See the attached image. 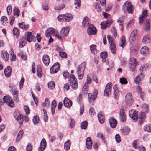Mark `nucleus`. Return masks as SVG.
Segmentation results:
<instances>
[{"label":"nucleus","mask_w":151,"mask_h":151,"mask_svg":"<svg viewBox=\"0 0 151 151\" xmlns=\"http://www.w3.org/2000/svg\"><path fill=\"white\" fill-rule=\"evenodd\" d=\"M86 67V63H83L77 68L76 71L78 79L81 80L83 78L84 71Z\"/></svg>","instance_id":"nucleus-1"},{"label":"nucleus","mask_w":151,"mask_h":151,"mask_svg":"<svg viewBox=\"0 0 151 151\" xmlns=\"http://www.w3.org/2000/svg\"><path fill=\"white\" fill-rule=\"evenodd\" d=\"M70 86L74 90L76 89L78 87V84L77 79L76 78L74 75L71 74L70 76Z\"/></svg>","instance_id":"nucleus-2"},{"label":"nucleus","mask_w":151,"mask_h":151,"mask_svg":"<svg viewBox=\"0 0 151 151\" xmlns=\"http://www.w3.org/2000/svg\"><path fill=\"white\" fill-rule=\"evenodd\" d=\"M108 42L110 45V49L112 53H115L116 52V46L114 43V39L109 35L107 36Z\"/></svg>","instance_id":"nucleus-3"},{"label":"nucleus","mask_w":151,"mask_h":151,"mask_svg":"<svg viewBox=\"0 0 151 151\" xmlns=\"http://www.w3.org/2000/svg\"><path fill=\"white\" fill-rule=\"evenodd\" d=\"M129 115L131 119L134 122L137 121L138 118V112L134 109L131 110L129 112Z\"/></svg>","instance_id":"nucleus-4"},{"label":"nucleus","mask_w":151,"mask_h":151,"mask_svg":"<svg viewBox=\"0 0 151 151\" xmlns=\"http://www.w3.org/2000/svg\"><path fill=\"white\" fill-rule=\"evenodd\" d=\"M3 99L4 101L7 104L9 107H13L14 106V104L12 99H11L10 97L9 96H4Z\"/></svg>","instance_id":"nucleus-5"},{"label":"nucleus","mask_w":151,"mask_h":151,"mask_svg":"<svg viewBox=\"0 0 151 151\" xmlns=\"http://www.w3.org/2000/svg\"><path fill=\"white\" fill-rule=\"evenodd\" d=\"M14 117L15 119L18 121L19 124H22L23 121V118L22 116L19 112L15 111L14 114Z\"/></svg>","instance_id":"nucleus-6"},{"label":"nucleus","mask_w":151,"mask_h":151,"mask_svg":"<svg viewBox=\"0 0 151 151\" xmlns=\"http://www.w3.org/2000/svg\"><path fill=\"white\" fill-rule=\"evenodd\" d=\"M14 117L15 119L18 121L19 124H22L23 121V118L22 116L19 112L15 111L14 114Z\"/></svg>","instance_id":"nucleus-7"},{"label":"nucleus","mask_w":151,"mask_h":151,"mask_svg":"<svg viewBox=\"0 0 151 151\" xmlns=\"http://www.w3.org/2000/svg\"><path fill=\"white\" fill-rule=\"evenodd\" d=\"M87 33L89 35H93L96 34V29L93 24H89L87 29Z\"/></svg>","instance_id":"nucleus-8"},{"label":"nucleus","mask_w":151,"mask_h":151,"mask_svg":"<svg viewBox=\"0 0 151 151\" xmlns=\"http://www.w3.org/2000/svg\"><path fill=\"white\" fill-rule=\"evenodd\" d=\"M112 87V86L111 83H108L107 84L105 87L104 92V96H108L111 94Z\"/></svg>","instance_id":"nucleus-9"},{"label":"nucleus","mask_w":151,"mask_h":151,"mask_svg":"<svg viewBox=\"0 0 151 151\" xmlns=\"http://www.w3.org/2000/svg\"><path fill=\"white\" fill-rule=\"evenodd\" d=\"M124 6L129 13H132L133 11V7L131 3L128 1H126L124 4Z\"/></svg>","instance_id":"nucleus-10"},{"label":"nucleus","mask_w":151,"mask_h":151,"mask_svg":"<svg viewBox=\"0 0 151 151\" xmlns=\"http://www.w3.org/2000/svg\"><path fill=\"white\" fill-rule=\"evenodd\" d=\"M125 101L126 104L129 106H130L132 103V96L130 93H129L126 95Z\"/></svg>","instance_id":"nucleus-11"},{"label":"nucleus","mask_w":151,"mask_h":151,"mask_svg":"<svg viewBox=\"0 0 151 151\" xmlns=\"http://www.w3.org/2000/svg\"><path fill=\"white\" fill-rule=\"evenodd\" d=\"M150 50L148 47L147 46H143L140 50V52L142 55L147 56L149 55Z\"/></svg>","instance_id":"nucleus-12"},{"label":"nucleus","mask_w":151,"mask_h":151,"mask_svg":"<svg viewBox=\"0 0 151 151\" xmlns=\"http://www.w3.org/2000/svg\"><path fill=\"white\" fill-rule=\"evenodd\" d=\"M137 30H134L132 32L131 34L129 41L131 44H133L136 40V37L137 35Z\"/></svg>","instance_id":"nucleus-13"},{"label":"nucleus","mask_w":151,"mask_h":151,"mask_svg":"<svg viewBox=\"0 0 151 151\" xmlns=\"http://www.w3.org/2000/svg\"><path fill=\"white\" fill-rule=\"evenodd\" d=\"M97 91L96 90H94L93 93H89L88 94V100L90 103H91L97 97Z\"/></svg>","instance_id":"nucleus-14"},{"label":"nucleus","mask_w":151,"mask_h":151,"mask_svg":"<svg viewBox=\"0 0 151 151\" xmlns=\"http://www.w3.org/2000/svg\"><path fill=\"white\" fill-rule=\"evenodd\" d=\"M60 69L59 64L58 63H55L50 69L51 73H57Z\"/></svg>","instance_id":"nucleus-15"},{"label":"nucleus","mask_w":151,"mask_h":151,"mask_svg":"<svg viewBox=\"0 0 151 151\" xmlns=\"http://www.w3.org/2000/svg\"><path fill=\"white\" fill-rule=\"evenodd\" d=\"M70 29L68 27L62 28L60 31V35L63 37H66L68 34Z\"/></svg>","instance_id":"nucleus-16"},{"label":"nucleus","mask_w":151,"mask_h":151,"mask_svg":"<svg viewBox=\"0 0 151 151\" xmlns=\"http://www.w3.org/2000/svg\"><path fill=\"white\" fill-rule=\"evenodd\" d=\"M112 22V21L111 19L103 22L101 24V27L103 29H105L106 27L110 25Z\"/></svg>","instance_id":"nucleus-17"},{"label":"nucleus","mask_w":151,"mask_h":151,"mask_svg":"<svg viewBox=\"0 0 151 151\" xmlns=\"http://www.w3.org/2000/svg\"><path fill=\"white\" fill-rule=\"evenodd\" d=\"M55 32V30L53 28H48L45 31L46 36L49 37Z\"/></svg>","instance_id":"nucleus-18"},{"label":"nucleus","mask_w":151,"mask_h":151,"mask_svg":"<svg viewBox=\"0 0 151 151\" xmlns=\"http://www.w3.org/2000/svg\"><path fill=\"white\" fill-rule=\"evenodd\" d=\"M1 56L2 58L5 61H7L9 59V55L8 52L5 51L1 52Z\"/></svg>","instance_id":"nucleus-19"},{"label":"nucleus","mask_w":151,"mask_h":151,"mask_svg":"<svg viewBox=\"0 0 151 151\" xmlns=\"http://www.w3.org/2000/svg\"><path fill=\"white\" fill-rule=\"evenodd\" d=\"M63 104L65 107L69 108L72 106V103L71 101L68 98H65L63 100Z\"/></svg>","instance_id":"nucleus-20"},{"label":"nucleus","mask_w":151,"mask_h":151,"mask_svg":"<svg viewBox=\"0 0 151 151\" xmlns=\"http://www.w3.org/2000/svg\"><path fill=\"white\" fill-rule=\"evenodd\" d=\"M46 141L44 139H43L42 140L40 146L38 148V151H43L46 147Z\"/></svg>","instance_id":"nucleus-21"},{"label":"nucleus","mask_w":151,"mask_h":151,"mask_svg":"<svg viewBox=\"0 0 151 151\" xmlns=\"http://www.w3.org/2000/svg\"><path fill=\"white\" fill-rule=\"evenodd\" d=\"M42 61L45 65L48 66L50 62V58L49 56L46 54L44 55L42 58Z\"/></svg>","instance_id":"nucleus-22"},{"label":"nucleus","mask_w":151,"mask_h":151,"mask_svg":"<svg viewBox=\"0 0 151 151\" xmlns=\"http://www.w3.org/2000/svg\"><path fill=\"white\" fill-rule=\"evenodd\" d=\"M109 123L111 127L112 128H115L116 126L117 122L116 119L113 117L109 119Z\"/></svg>","instance_id":"nucleus-23"},{"label":"nucleus","mask_w":151,"mask_h":151,"mask_svg":"<svg viewBox=\"0 0 151 151\" xmlns=\"http://www.w3.org/2000/svg\"><path fill=\"white\" fill-rule=\"evenodd\" d=\"M64 22H69L73 18V15L70 14H64Z\"/></svg>","instance_id":"nucleus-24"},{"label":"nucleus","mask_w":151,"mask_h":151,"mask_svg":"<svg viewBox=\"0 0 151 151\" xmlns=\"http://www.w3.org/2000/svg\"><path fill=\"white\" fill-rule=\"evenodd\" d=\"M13 99L14 101L16 102H18L19 101L18 97V91L14 89L13 91Z\"/></svg>","instance_id":"nucleus-25"},{"label":"nucleus","mask_w":151,"mask_h":151,"mask_svg":"<svg viewBox=\"0 0 151 151\" xmlns=\"http://www.w3.org/2000/svg\"><path fill=\"white\" fill-rule=\"evenodd\" d=\"M120 118L123 122H124L126 120V115L124 111V109H123L120 110Z\"/></svg>","instance_id":"nucleus-26"},{"label":"nucleus","mask_w":151,"mask_h":151,"mask_svg":"<svg viewBox=\"0 0 151 151\" xmlns=\"http://www.w3.org/2000/svg\"><path fill=\"white\" fill-rule=\"evenodd\" d=\"M12 72L11 67L10 66H8L4 70V73L5 76L6 77H9L10 76Z\"/></svg>","instance_id":"nucleus-27"},{"label":"nucleus","mask_w":151,"mask_h":151,"mask_svg":"<svg viewBox=\"0 0 151 151\" xmlns=\"http://www.w3.org/2000/svg\"><path fill=\"white\" fill-rule=\"evenodd\" d=\"M151 41V37L149 35H147L143 37L142 42L145 44L150 42Z\"/></svg>","instance_id":"nucleus-28"},{"label":"nucleus","mask_w":151,"mask_h":151,"mask_svg":"<svg viewBox=\"0 0 151 151\" xmlns=\"http://www.w3.org/2000/svg\"><path fill=\"white\" fill-rule=\"evenodd\" d=\"M126 40L125 37L124 36H122L120 39V41L119 44L122 48H124L125 45Z\"/></svg>","instance_id":"nucleus-29"},{"label":"nucleus","mask_w":151,"mask_h":151,"mask_svg":"<svg viewBox=\"0 0 151 151\" xmlns=\"http://www.w3.org/2000/svg\"><path fill=\"white\" fill-rule=\"evenodd\" d=\"M25 36L28 42H30L32 40V36L31 32H27L25 34Z\"/></svg>","instance_id":"nucleus-30"},{"label":"nucleus","mask_w":151,"mask_h":151,"mask_svg":"<svg viewBox=\"0 0 151 151\" xmlns=\"http://www.w3.org/2000/svg\"><path fill=\"white\" fill-rule=\"evenodd\" d=\"M56 101L54 100H53L52 101L51 104V110L52 113L53 115L55 113V109L56 106Z\"/></svg>","instance_id":"nucleus-31"},{"label":"nucleus","mask_w":151,"mask_h":151,"mask_svg":"<svg viewBox=\"0 0 151 151\" xmlns=\"http://www.w3.org/2000/svg\"><path fill=\"white\" fill-rule=\"evenodd\" d=\"M18 25L19 27L23 29L26 30L29 28V25L25 24L24 22L19 23Z\"/></svg>","instance_id":"nucleus-32"},{"label":"nucleus","mask_w":151,"mask_h":151,"mask_svg":"<svg viewBox=\"0 0 151 151\" xmlns=\"http://www.w3.org/2000/svg\"><path fill=\"white\" fill-rule=\"evenodd\" d=\"M37 71L38 76L41 78L42 76V71L41 67L40 65H38L37 66Z\"/></svg>","instance_id":"nucleus-33"},{"label":"nucleus","mask_w":151,"mask_h":151,"mask_svg":"<svg viewBox=\"0 0 151 151\" xmlns=\"http://www.w3.org/2000/svg\"><path fill=\"white\" fill-rule=\"evenodd\" d=\"M88 18L87 17H84L82 22V25L83 26L86 27L88 26L89 24V23L88 21Z\"/></svg>","instance_id":"nucleus-34"},{"label":"nucleus","mask_w":151,"mask_h":151,"mask_svg":"<svg viewBox=\"0 0 151 151\" xmlns=\"http://www.w3.org/2000/svg\"><path fill=\"white\" fill-rule=\"evenodd\" d=\"M129 63L130 65H138V62L137 61L136 58L133 57H132L130 58Z\"/></svg>","instance_id":"nucleus-35"},{"label":"nucleus","mask_w":151,"mask_h":151,"mask_svg":"<svg viewBox=\"0 0 151 151\" xmlns=\"http://www.w3.org/2000/svg\"><path fill=\"white\" fill-rule=\"evenodd\" d=\"M23 134V131L22 130H21L19 132L18 135L16 139V142L18 143L19 142L20 139L22 138Z\"/></svg>","instance_id":"nucleus-36"},{"label":"nucleus","mask_w":151,"mask_h":151,"mask_svg":"<svg viewBox=\"0 0 151 151\" xmlns=\"http://www.w3.org/2000/svg\"><path fill=\"white\" fill-rule=\"evenodd\" d=\"M70 140H68L65 142L64 144V148L66 150H68L70 148Z\"/></svg>","instance_id":"nucleus-37"},{"label":"nucleus","mask_w":151,"mask_h":151,"mask_svg":"<svg viewBox=\"0 0 151 151\" xmlns=\"http://www.w3.org/2000/svg\"><path fill=\"white\" fill-rule=\"evenodd\" d=\"M141 108L145 112H147L149 109L148 105L146 104H143L141 106Z\"/></svg>","instance_id":"nucleus-38"},{"label":"nucleus","mask_w":151,"mask_h":151,"mask_svg":"<svg viewBox=\"0 0 151 151\" xmlns=\"http://www.w3.org/2000/svg\"><path fill=\"white\" fill-rule=\"evenodd\" d=\"M97 137L101 139L104 143H106L105 137L103 135L102 133L100 132L97 133Z\"/></svg>","instance_id":"nucleus-39"},{"label":"nucleus","mask_w":151,"mask_h":151,"mask_svg":"<svg viewBox=\"0 0 151 151\" xmlns=\"http://www.w3.org/2000/svg\"><path fill=\"white\" fill-rule=\"evenodd\" d=\"M87 122L86 121H84L81 123V127L82 129H86L87 128Z\"/></svg>","instance_id":"nucleus-40"},{"label":"nucleus","mask_w":151,"mask_h":151,"mask_svg":"<svg viewBox=\"0 0 151 151\" xmlns=\"http://www.w3.org/2000/svg\"><path fill=\"white\" fill-rule=\"evenodd\" d=\"M130 132V129L128 127H125L122 130V132L124 135H128Z\"/></svg>","instance_id":"nucleus-41"},{"label":"nucleus","mask_w":151,"mask_h":151,"mask_svg":"<svg viewBox=\"0 0 151 151\" xmlns=\"http://www.w3.org/2000/svg\"><path fill=\"white\" fill-rule=\"evenodd\" d=\"M1 20L2 24L4 25L7 22V18L6 17L2 16L1 17Z\"/></svg>","instance_id":"nucleus-42"},{"label":"nucleus","mask_w":151,"mask_h":151,"mask_svg":"<svg viewBox=\"0 0 151 151\" xmlns=\"http://www.w3.org/2000/svg\"><path fill=\"white\" fill-rule=\"evenodd\" d=\"M119 81L120 83L122 84H126L128 83L127 79L123 77L120 78Z\"/></svg>","instance_id":"nucleus-43"},{"label":"nucleus","mask_w":151,"mask_h":151,"mask_svg":"<svg viewBox=\"0 0 151 151\" xmlns=\"http://www.w3.org/2000/svg\"><path fill=\"white\" fill-rule=\"evenodd\" d=\"M13 33L14 35H15L17 37L19 33V30L17 28H14L13 29Z\"/></svg>","instance_id":"nucleus-44"},{"label":"nucleus","mask_w":151,"mask_h":151,"mask_svg":"<svg viewBox=\"0 0 151 151\" xmlns=\"http://www.w3.org/2000/svg\"><path fill=\"white\" fill-rule=\"evenodd\" d=\"M50 103L48 99L47 98H46L45 102L42 103V105L43 107L46 106L47 107H48L50 105Z\"/></svg>","instance_id":"nucleus-45"},{"label":"nucleus","mask_w":151,"mask_h":151,"mask_svg":"<svg viewBox=\"0 0 151 151\" xmlns=\"http://www.w3.org/2000/svg\"><path fill=\"white\" fill-rule=\"evenodd\" d=\"M33 122L34 124H36L39 122V117L37 116H34L32 119Z\"/></svg>","instance_id":"nucleus-46"},{"label":"nucleus","mask_w":151,"mask_h":151,"mask_svg":"<svg viewBox=\"0 0 151 151\" xmlns=\"http://www.w3.org/2000/svg\"><path fill=\"white\" fill-rule=\"evenodd\" d=\"M144 130L145 131H147L148 132H151V125L149 124L145 126L144 127Z\"/></svg>","instance_id":"nucleus-47"},{"label":"nucleus","mask_w":151,"mask_h":151,"mask_svg":"<svg viewBox=\"0 0 151 151\" xmlns=\"http://www.w3.org/2000/svg\"><path fill=\"white\" fill-rule=\"evenodd\" d=\"M26 43L25 40L23 37H22L20 39V41L19 42V46L21 47H22L24 46Z\"/></svg>","instance_id":"nucleus-48"},{"label":"nucleus","mask_w":151,"mask_h":151,"mask_svg":"<svg viewBox=\"0 0 151 151\" xmlns=\"http://www.w3.org/2000/svg\"><path fill=\"white\" fill-rule=\"evenodd\" d=\"M13 11L14 14V15H17V16H19V10L17 7H15Z\"/></svg>","instance_id":"nucleus-49"},{"label":"nucleus","mask_w":151,"mask_h":151,"mask_svg":"<svg viewBox=\"0 0 151 151\" xmlns=\"http://www.w3.org/2000/svg\"><path fill=\"white\" fill-rule=\"evenodd\" d=\"M48 87L51 89H53L55 87V83L54 81H51L48 84Z\"/></svg>","instance_id":"nucleus-50"},{"label":"nucleus","mask_w":151,"mask_h":151,"mask_svg":"<svg viewBox=\"0 0 151 151\" xmlns=\"http://www.w3.org/2000/svg\"><path fill=\"white\" fill-rule=\"evenodd\" d=\"M124 17H121L119 18L118 19L117 21V22L118 23H119V25L120 26V27L123 26V19H124Z\"/></svg>","instance_id":"nucleus-51"},{"label":"nucleus","mask_w":151,"mask_h":151,"mask_svg":"<svg viewBox=\"0 0 151 151\" xmlns=\"http://www.w3.org/2000/svg\"><path fill=\"white\" fill-rule=\"evenodd\" d=\"M120 92L118 89H115L114 91V95L115 98L116 99L119 95Z\"/></svg>","instance_id":"nucleus-52"},{"label":"nucleus","mask_w":151,"mask_h":151,"mask_svg":"<svg viewBox=\"0 0 151 151\" xmlns=\"http://www.w3.org/2000/svg\"><path fill=\"white\" fill-rule=\"evenodd\" d=\"M95 9L96 10L97 12H100L101 11V8L97 3L95 4Z\"/></svg>","instance_id":"nucleus-53"},{"label":"nucleus","mask_w":151,"mask_h":151,"mask_svg":"<svg viewBox=\"0 0 151 151\" xmlns=\"http://www.w3.org/2000/svg\"><path fill=\"white\" fill-rule=\"evenodd\" d=\"M65 6V5L63 4L62 5L58 6H55L54 7V9L56 10H59L62 9L63 8H64Z\"/></svg>","instance_id":"nucleus-54"},{"label":"nucleus","mask_w":151,"mask_h":151,"mask_svg":"<svg viewBox=\"0 0 151 151\" xmlns=\"http://www.w3.org/2000/svg\"><path fill=\"white\" fill-rule=\"evenodd\" d=\"M146 22L145 30L148 31L150 28V22L148 20H147Z\"/></svg>","instance_id":"nucleus-55"},{"label":"nucleus","mask_w":151,"mask_h":151,"mask_svg":"<svg viewBox=\"0 0 151 151\" xmlns=\"http://www.w3.org/2000/svg\"><path fill=\"white\" fill-rule=\"evenodd\" d=\"M108 56L107 53L105 52H102L100 54V57L102 59H105Z\"/></svg>","instance_id":"nucleus-56"},{"label":"nucleus","mask_w":151,"mask_h":151,"mask_svg":"<svg viewBox=\"0 0 151 151\" xmlns=\"http://www.w3.org/2000/svg\"><path fill=\"white\" fill-rule=\"evenodd\" d=\"M64 14L59 15L57 17L58 20L60 22H64Z\"/></svg>","instance_id":"nucleus-57"},{"label":"nucleus","mask_w":151,"mask_h":151,"mask_svg":"<svg viewBox=\"0 0 151 151\" xmlns=\"http://www.w3.org/2000/svg\"><path fill=\"white\" fill-rule=\"evenodd\" d=\"M88 85L85 83L83 87V91L84 93H88Z\"/></svg>","instance_id":"nucleus-58"},{"label":"nucleus","mask_w":151,"mask_h":151,"mask_svg":"<svg viewBox=\"0 0 151 151\" xmlns=\"http://www.w3.org/2000/svg\"><path fill=\"white\" fill-rule=\"evenodd\" d=\"M24 109L26 114L27 115H29L30 113V110L29 107L27 106H25L24 107Z\"/></svg>","instance_id":"nucleus-59"},{"label":"nucleus","mask_w":151,"mask_h":151,"mask_svg":"<svg viewBox=\"0 0 151 151\" xmlns=\"http://www.w3.org/2000/svg\"><path fill=\"white\" fill-rule=\"evenodd\" d=\"M59 55L61 57L64 58H66L67 57L66 53L64 52H61L59 53Z\"/></svg>","instance_id":"nucleus-60"},{"label":"nucleus","mask_w":151,"mask_h":151,"mask_svg":"<svg viewBox=\"0 0 151 151\" xmlns=\"http://www.w3.org/2000/svg\"><path fill=\"white\" fill-rule=\"evenodd\" d=\"M134 24V22L133 20H130L127 24V28H129L131 27Z\"/></svg>","instance_id":"nucleus-61"},{"label":"nucleus","mask_w":151,"mask_h":151,"mask_svg":"<svg viewBox=\"0 0 151 151\" xmlns=\"http://www.w3.org/2000/svg\"><path fill=\"white\" fill-rule=\"evenodd\" d=\"M12 12V7L10 5H9L7 7V12L8 15H10Z\"/></svg>","instance_id":"nucleus-62"},{"label":"nucleus","mask_w":151,"mask_h":151,"mask_svg":"<svg viewBox=\"0 0 151 151\" xmlns=\"http://www.w3.org/2000/svg\"><path fill=\"white\" fill-rule=\"evenodd\" d=\"M43 9L44 10L47 11L49 9L48 5L46 3H44L42 5Z\"/></svg>","instance_id":"nucleus-63"},{"label":"nucleus","mask_w":151,"mask_h":151,"mask_svg":"<svg viewBox=\"0 0 151 151\" xmlns=\"http://www.w3.org/2000/svg\"><path fill=\"white\" fill-rule=\"evenodd\" d=\"M115 139L116 141L118 143H119L121 141V139L120 136L119 134H116L115 136Z\"/></svg>","instance_id":"nucleus-64"}]
</instances>
